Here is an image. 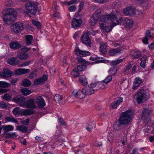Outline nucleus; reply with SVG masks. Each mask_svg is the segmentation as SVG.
<instances>
[{
    "label": "nucleus",
    "mask_w": 154,
    "mask_h": 154,
    "mask_svg": "<svg viewBox=\"0 0 154 154\" xmlns=\"http://www.w3.org/2000/svg\"><path fill=\"white\" fill-rule=\"evenodd\" d=\"M119 12L115 11L111 14L103 15L101 16L99 22L100 29L104 32L108 33L112 28L117 25L121 24L122 18L120 17Z\"/></svg>",
    "instance_id": "f257e3e1"
},
{
    "label": "nucleus",
    "mask_w": 154,
    "mask_h": 154,
    "mask_svg": "<svg viewBox=\"0 0 154 154\" xmlns=\"http://www.w3.org/2000/svg\"><path fill=\"white\" fill-rule=\"evenodd\" d=\"M2 13L3 19L5 24H10L16 20V16L15 15L17 12L13 9L9 8L5 9L3 11Z\"/></svg>",
    "instance_id": "f03ea898"
},
{
    "label": "nucleus",
    "mask_w": 154,
    "mask_h": 154,
    "mask_svg": "<svg viewBox=\"0 0 154 154\" xmlns=\"http://www.w3.org/2000/svg\"><path fill=\"white\" fill-rule=\"evenodd\" d=\"M134 98L137 103L140 104L147 100L149 98L148 93L143 89H140L135 94Z\"/></svg>",
    "instance_id": "7ed1b4c3"
},
{
    "label": "nucleus",
    "mask_w": 154,
    "mask_h": 154,
    "mask_svg": "<svg viewBox=\"0 0 154 154\" xmlns=\"http://www.w3.org/2000/svg\"><path fill=\"white\" fill-rule=\"evenodd\" d=\"M133 114L131 110H128L122 112L119 119V122L121 125H127L131 120V116Z\"/></svg>",
    "instance_id": "20e7f679"
},
{
    "label": "nucleus",
    "mask_w": 154,
    "mask_h": 154,
    "mask_svg": "<svg viewBox=\"0 0 154 154\" xmlns=\"http://www.w3.org/2000/svg\"><path fill=\"white\" fill-rule=\"evenodd\" d=\"M40 5L38 2H36L35 3L33 2H27L25 4V8L29 13L35 15L37 11H40L41 10L39 7Z\"/></svg>",
    "instance_id": "39448f33"
},
{
    "label": "nucleus",
    "mask_w": 154,
    "mask_h": 154,
    "mask_svg": "<svg viewBox=\"0 0 154 154\" xmlns=\"http://www.w3.org/2000/svg\"><path fill=\"white\" fill-rule=\"evenodd\" d=\"M30 48L23 47L17 50V57L20 60H26L28 57L27 52L29 51Z\"/></svg>",
    "instance_id": "423d86ee"
},
{
    "label": "nucleus",
    "mask_w": 154,
    "mask_h": 154,
    "mask_svg": "<svg viewBox=\"0 0 154 154\" xmlns=\"http://www.w3.org/2000/svg\"><path fill=\"white\" fill-rule=\"evenodd\" d=\"M11 28L12 31L15 33H19L23 29V25L22 23L18 22L12 25Z\"/></svg>",
    "instance_id": "0eeeda50"
},
{
    "label": "nucleus",
    "mask_w": 154,
    "mask_h": 154,
    "mask_svg": "<svg viewBox=\"0 0 154 154\" xmlns=\"http://www.w3.org/2000/svg\"><path fill=\"white\" fill-rule=\"evenodd\" d=\"M81 40L82 42L86 46H91V40L87 33H84L82 36Z\"/></svg>",
    "instance_id": "6e6552de"
},
{
    "label": "nucleus",
    "mask_w": 154,
    "mask_h": 154,
    "mask_svg": "<svg viewBox=\"0 0 154 154\" xmlns=\"http://www.w3.org/2000/svg\"><path fill=\"white\" fill-rule=\"evenodd\" d=\"M74 52L76 55L80 57H85L90 54V53L89 51H81L78 47H75Z\"/></svg>",
    "instance_id": "1a4fd4ad"
},
{
    "label": "nucleus",
    "mask_w": 154,
    "mask_h": 154,
    "mask_svg": "<svg viewBox=\"0 0 154 154\" xmlns=\"http://www.w3.org/2000/svg\"><path fill=\"white\" fill-rule=\"evenodd\" d=\"M72 95L75 97L80 99L82 98L85 97L83 89L82 90H74L72 92Z\"/></svg>",
    "instance_id": "9d476101"
},
{
    "label": "nucleus",
    "mask_w": 154,
    "mask_h": 154,
    "mask_svg": "<svg viewBox=\"0 0 154 154\" xmlns=\"http://www.w3.org/2000/svg\"><path fill=\"white\" fill-rule=\"evenodd\" d=\"M25 106L27 108L31 109H32L37 108V106L35 103V100L32 99H29L26 101Z\"/></svg>",
    "instance_id": "9b49d317"
},
{
    "label": "nucleus",
    "mask_w": 154,
    "mask_h": 154,
    "mask_svg": "<svg viewBox=\"0 0 154 154\" xmlns=\"http://www.w3.org/2000/svg\"><path fill=\"white\" fill-rule=\"evenodd\" d=\"M13 101L22 106H25L26 100L23 97H16L13 98Z\"/></svg>",
    "instance_id": "f8f14e48"
},
{
    "label": "nucleus",
    "mask_w": 154,
    "mask_h": 154,
    "mask_svg": "<svg viewBox=\"0 0 154 154\" xmlns=\"http://www.w3.org/2000/svg\"><path fill=\"white\" fill-rule=\"evenodd\" d=\"M48 78L47 75H43L42 77L35 79L34 81V83L37 85H42L47 80Z\"/></svg>",
    "instance_id": "ddd939ff"
},
{
    "label": "nucleus",
    "mask_w": 154,
    "mask_h": 154,
    "mask_svg": "<svg viewBox=\"0 0 154 154\" xmlns=\"http://www.w3.org/2000/svg\"><path fill=\"white\" fill-rule=\"evenodd\" d=\"M142 55V52L138 49L133 50L131 52V57L133 59L138 58L140 57Z\"/></svg>",
    "instance_id": "4468645a"
},
{
    "label": "nucleus",
    "mask_w": 154,
    "mask_h": 154,
    "mask_svg": "<svg viewBox=\"0 0 154 154\" xmlns=\"http://www.w3.org/2000/svg\"><path fill=\"white\" fill-rule=\"evenodd\" d=\"M36 103L39 108L43 107L46 105L44 99L41 96H39L37 98L36 100Z\"/></svg>",
    "instance_id": "2eb2a0df"
},
{
    "label": "nucleus",
    "mask_w": 154,
    "mask_h": 154,
    "mask_svg": "<svg viewBox=\"0 0 154 154\" xmlns=\"http://www.w3.org/2000/svg\"><path fill=\"white\" fill-rule=\"evenodd\" d=\"M7 62L12 66H15L19 63L20 62L17 57H12L8 58L7 60Z\"/></svg>",
    "instance_id": "dca6fc26"
},
{
    "label": "nucleus",
    "mask_w": 154,
    "mask_h": 154,
    "mask_svg": "<svg viewBox=\"0 0 154 154\" xmlns=\"http://www.w3.org/2000/svg\"><path fill=\"white\" fill-rule=\"evenodd\" d=\"M82 23V20L81 19H77L74 18L72 22V25L73 28H76L80 26Z\"/></svg>",
    "instance_id": "f3484780"
},
{
    "label": "nucleus",
    "mask_w": 154,
    "mask_h": 154,
    "mask_svg": "<svg viewBox=\"0 0 154 154\" xmlns=\"http://www.w3.org/2000/svg\"><path fill=\"white\" fill-rule=\"evenodd\" d=\"M29 72L30 69H29L20 68L16 69L15 71L14 74L17 75H20L28 73Z\"/></svg>",
    "instance_id": "a211bd4d"
},
{
    "label": "nucleus",
    "mask_w": 154,
    "mask_h": 154,
    "mask_svg": "<svg viewBox=\"0 0 154 154\" xmlns=\"http://www.w3.org/2000/svg\"><path fill=\"white\" fill-rule=\"evenodd\" d=\"M151 111L149 109H144L142 112L141 119L142 120H145L149 116Z\"/></svg>",
    "instance_id": "6ab92c4d"
},
{
    "label": "nucleus",
    "mask_w": 154,
    "mask_h": 154,
    "mask_svg": "<svg viewBox=\"0 0 154 154\" xmlns=\"http://www.w3.org/2000/svg\"><path fill=\"white\" fill-rule=\"evenodd\" d=\"M10 47L13 49L16 50L20 48L21 45L17 42H13L9 44Z\"/></svg>",
    "instance_id": "aec40b11"
},
{
    "label": "nucleus",
    "mask_w": 154,
    "mask_h": 154,
    "mask_svg": "<svg viewBox=\"0 0 154 154\" xmlns=\"http://www.w3.org/2000/svg\"><path fill=\"white\" fill-rule=\"evenodd\" d=\"M85 96V95H90L94 93V90L91 88L89 86H88L85 88H83Z\"/></svg>",
    "instance_id": "412c9836"
},
{
    "label": "nucleus",
    "mask_w": 154,
    "mask_h": 154,
    "mask_svg": "<svg viewBox=\"0 0 154 154\" xmlns=\"http://www.w3.org/2000/svg\"><path fill=\"white\" fill-rule=\"evenodd\" d=\"M100 51L103 54H105L106 53V43L101 42L100 43Z\"/></svg>",
    "instance_id": "4be33fe9"
},
{
    "label": "nucleus",
    "mask_w": 154,
    "mask_h": 154,
    "mask_svg": "<svg viewBox=\"0 0 154 154\" xmlns=\"http://www.w3.org/2000/svg\"><path fill=\"white\" fill-rule=\"evenodd\" d=\"M121 50L119 48L112 49L109 51V53L111 56H114L118 54H120Z\"/></svg>",
    "instance_id": "5701e85b"
},
{
    "label": "nucleus",
    "mask_w": 154,
    "mask_h": 154,
    "mask_svg": "<svg viewBox=\"0 0 154 154\" xmlns=\"http://www.w3.org/2000/svg\"><path fill=\"white\" fill-rule=\"evenodd\" d=\"M13 73L10 70L8 69L3 70L2 74V75L5 77H9L12 76Z\"/></svg>",
    "instance_id": "b1692460"
},
{
    "label": "nucleus",
    "mask_w": 154,
    "mask_h": 154,
    "mask_svg": "<svg viewBox=\"0 0 154 154\" xmlns=\"http://www.w3.org/2000/svg\"><path fill=\"white\" fill-rule=\"evenodd\" d=\"M142 82L141 79L139 77L136 78L134 80V86H133V88L134 89H136V87L139 86L140 85Z\"/></svg>",
    "instance_id": "393cba45"
},
{
    "label": "nucleus",
    "mask_w": 154,
    "mask_h": 154,
    "mask_svg": "<svg viewBox=\"0 0 154 154\" xmlns=\"http://www.w3.org/2000/svg\"><path fill=\"white\" fill-rule=\"evenodd\" d=\"M123 23L126 27H127L128 28H130L133 26V22L132 20L126 18L125 20Z\"/></svg>",
    "instance_id": "a878e982"
},
{
    "label": "nucleus",
    "mask_w": 154,
    "mask_h": 154,
    "mask_svg": "<svg viewBox=\"0 0 154 154\" xmlns=\"http://www.w3.org/2000/svg\"><path fill=\"white\" fill-rule=\"evenodd\" d=\"M2 128L5 133H6L7 132L12 131L14 129V127L11 125H4L2 126Z\"/></svg>",
    "instance_id": "bb28decb"
},
{
    "label": "nucleus",
    "mask_w": 154,
    "mask_h": 154,
    "mask_svg": "<svg viewBox=\"0 0 154 154\" xmlns=\"http://www.w3.org/2000/svg\"><path fill=\"white\" fill-rule=\"evenodd\" d=\"M79 81L83 85H86L88 84L87 80L84 75L81 76L79 78Z\"/></svg>",
    "instance_id": "cd10ccee"
},
{
    "label": "nucleus",
    "mask_w": 154,
    "mask_h": 154,
    "mask_svg": "<svg viewBox=\"0 0 154 154\" xmlns=\"http://www.w3.org/2000/svg\"><path fill=\"white\" fill-rule=\"evenodd\" d=\"M34 112L32 110L26 109L22 110V114L23 116L30 115L34 114Z\"/></svg>",
    "instance_id": "c85d7f7f"
},
{
    "label": "nucleus",
    "mask_w": 154,
    "mask_h": 154,
    "mask_svg": "<svg viewBox=\"0 0 154 154\" xmlns=\"http://www.w3.org/2000/svg\"><path fill=\"white\" fill-rule=\"evenodd\" d=\"M33 37L32 35H28L26 36V44L27 45H29L32 43Z\"/></svg>",
    "instance_id": "c756f323"
},
{
    "label": "nucleus",
    "mask_w": 154,
    "mask_h": 154,
    "mask_svg": "<svg viewBox=\"0 0 154 154\" xmlns=\"http://www.w3.org/2000/svg\"><path fill=\"white\" fill-rule=\"evenodd\" d=\"M109 72L110 75L114 76L117 72V68L115 66H113L111 67L109 70Z\"/></svg>",
    "instance_id": "7c9ffc66"
},
{
    "label": "nucleus",
    "mask_w": 154,
    "mask_h": 154,
    "mask_svg": "<svg viewBox=\"0 0 154 154\" xmlns=\"http://www.w3.org/2000/svg\"><path fill=\"white\" fill-rule=\"evenodd\" d=\"M98 20V18L94 17H93V16H92L90 18L89 21L90 25L92 26L94 25Z\"/></svg>",
    "instance_id": "2f4dec72"
},
{
    "label": "nucleus",
    "mask_w": 154,
    "mask_h": 154,
    "mask_svg": "<svg viewBox=\"0 0 154 154\" xmlns=\"http://www.w3.org/2000/svg\"><path fill=\"white\" fill-rule=\"evenodd\" d=\"M5 120L7 122H11L17 123L18 121L12 116L9 117H5Z\"/></svg>",
    "instance_id": "473e14b6"
},
{
    "label": "nucleus",
    "mask_w": 154,
    "mask_h": 154,
    "mask_svg": "<svg viewBox=\"0 0 154 154\" xmlns=\"http://www.w3.org/2000/svg\"><path fill=\"white\" fill-rule=\"evenodd\" d=\"M63 97L61 95H56L54 97V100L57 103L60 104L62 103L61 100H62Z\"/></svg>",
    "instance_id": "72a5a7b5"
},
{
    "label": "nucleus",
    "mask_w": 154,
    "mask_h": 154,
    "mask_svg": "<svg viewBox=\"0 0 154 154\" xmlns=\"http://www.w3.org/2000/svg\"><path fill=\"white\" fill-rule=\"evenodd\" d=\"M31 85V82L28 79H25L22 81L21 83V85L25 87H28Z\"/></svg>",
    "instance_id": "f704fd0d"
},
{
    "label": "nucleus",
    "mask_w": 154,
    "mask_h": 154,
    "mask_svg": "<svg viewBox=\"0 0 154 154\" xmlns=\"http://www.w3.org/2000/svg\"><path fill=\"white\" fill-rule=\"evenodd\" d=\"M17 129L23 132H26L28 131V128L24 125L18 126Z\"/></svg>",
    "instance_id": "c9c22d12"
},
{
    "label": "nucleus",
    "mask_w": 154,
    "mask_h": 154,
    "mask_svg": "<svg viewBox=\"0 0 154 154\" xmlns=\"http://www.w3.org/2000/svg\"><path fill=\"white\" fill-rule=\"evenodd\" d=\"M87 68V66L85 65H78L76 67V70L79 72H81L85 70Z\"/></svg>",
    "instance_id": "e433bc0d"
},
{
    "label": "nucleus",
    "mask_w": 154,
    "mask_h": 154,
    "mask_svg": "<svg viewBox=\"0 0 154 154\" xmlns=\"http://www.w3.org/2000/svg\"><path fill=\"white\" fill-rule=\"evenodd\" d=\"M22 110L21 109L18 107H16L13 110L12 112L15 115H19L22 114Z\"/></svg>",
    "instance_id": "4c0bfd02"
},
{
    "label": "nucleus",
    "mask_w": 154,
    "mask_h": 154,
    "mask_svg": "<svg viewBox=\"0 0 154 154\" xmlns=\"http://www.w3.org/2000/svg\"><path fill=\"white\" fill-rule=\"evenodd\" d=\"M101 9H99L94 13V14L92 15L93 17H97L99 20L100 18V14L101 11Z\"/></svg>",
    "instance_id": "58836bf2"
},
{
    "label": "nucleus",
    "mask_w": 154,
    "mask_h": 154,
    "mask_svg": "<svg viewBox=\"0 0 154 154\" xmlns=\"http://www.w3.org/2000/svg\"><path fill=\"white\" fill-rule=\"evenodd\" d=\"M21 93L22 94L24 95H29L31 93L30 90H28L27 88H24L21 89Z\"/></svg>",
    "instance_id": "ea45409f"
},
{
    "label": "nucleus",
    "mask_w": 154,
    "mask_h": 154,
    "mask_svg": "<svg viewBox=\"0 0 154 154\" xmlns=\"http://www.w3.org/2000/svg\"><path fill=\"white\" fill-rule=\"evenodd\" d=\"M10 86V84L4 81H0V88H5L8 87Z\"/></svg>",
    "instance_id": "a19ab883"
},
{
    "label": "nucleus",
    "mask_w": 154,
    "mask_h": 154,
    "mask_svg": "<svg viewBox=\"0 0 154 154\" xmlns=\"http://www.w3.org/2000/svg\"><path fill=\"white\" fill-rule=\"evenodd\" d=\"M123 60L122 59H118L116 60L112 61L111 63V64L112 66L117 65L119 63H121Z\"/></svg>",
    "instance_id": "79ce46f5"
},
{
    "label": "nucleus",
    "mask_w": 154,
    "mask_h": 154,
    "mask_svg": "<svg viewBox=\"0 0 154 154\" xmlns=\"http://www.w3.org/2000/svg\"><path fill=\"white\" fill-rule=\"evenodd\" d=\"M11 97L12 96L8 94H5L3 97V99L7 101H9L11 99Z\"/></svg>",
    "instance_id": "37998d69"
},
{
    "label": "nucleus",
    "mask_w": 154,
    "mask_h": 154,
    "mask_svg": "<svg viewBox=\"0 0 154 154\" xmlns=\"http://www.w3.org/2000/svg\"><path fill=\"white\" fill-rule=\"evenodd\" d=\"M77 70H76V68H75L73 70L72 74L75 77H76L79 76L80 73Z\"/></svg>",
    "instance_id": "c03bdc74"
},
{
    "label": "nucleus",
    "mask_w": 154,
    "mask_h": 154,
    "mask_svg": "<svg viewBox=\"0 0 154 154\" xmlns=\"http://www.w3.org/2000/svg\"><path fill=\"white\" fill-rule=\"evenodd\" d=\"M4 134L5 137L7 138L13 137L14 136L16 135L15 133H5Z\"/></svg>",
    "instance_id": "a18cd8bd"
},
{
    "label": "nucleus",
    "mask_w": 154,
    "mask_h": 154,
    "mask_svg": "<svg viewBox=\"0 0 154 154\" xmlns=\"http://www.w3.org/2000/svg\"><path fill=\"white\" fill-rule=\"evenodd\" d=\"M76 60L79 63H81L83 64L86 63V61L81 57H77L76 58Z\"/></svg>",
    "instance_id": "49530a36"
},
{
    "label": "nucleus",
    "mask_w": 154,
    "mask_h": 154,
    "mask_svg": "<svg viewBox=\"0 0 154 154\" xmlns=\"http://www.w3.org/2000/svg\"><path fill=\"white\" fill-rule=\"evenodd\" d=\"M112 80V77L111 75L108 76L106 79L103 81V82L107 84L110 82Z\"/></svg>",
    "instance_id": "de8ad7c7"
},
{
    "label": "nucleus",
    "mask_w": 154,
    "mask_h": 154,
    "mask_svg": "<svg viewBox=\"0 0 154 154\" xmlns=\"http://www.w3.org/2000/svg\"><path fill=\"white\" fill-rule=\"evenodd\" d=\"M32 24L35 26H36L37 27V28H39L40 27L41 25L40 23V22L36 21H35L34 20H32Z\"/></svg>",
    "instance_id": "09e8293b"
},
{
    "label": "nucleus",
    "mask_w": 154,
    "mask_h": 154,
    "mask_svg": "<svg viewBox=\"0 0 154 154\" xmlns=\"http://www.w3.org/2000/svg\"><path fill=\"white\" fill-rule=\"evenodd\" d=\"M79 1L80 0H72L68 2L66 4L68 5H70L72 4L78 3Z\"/></svg>",
    "instance_id": "8fccbe9b"
},
{
    "label": "nucleus",
    "mask_w": 154,
    "mask_h": 154,
    "mask_svg": "<svg viewBox=\"0 0 154 154\" xmlns=\"http://www.w3.org/2000/svg\"><path fill=\"white\" fill-rule=\"evenodd\" d=\"M93 124L92 123H90L89 125L85 127L87 130L89 131H91L93 128Z\"/></svg>",
    "instance_id": "3c124183"
},
{
    "label": "nucleus",
    "mask_w": 154,
    "mask_h": 154,
    "mask_svg": "<svg viewBox=\"0 0 154 154\" xmlns=\"http://www.w3.org/2000/svg\"><path fill=\"white\" fill-rule=\"evenodd\" d=\"M129 15L130 16L134 14V9L131 7H128Z\"/></svg>",
    "instance_id": "603ef678"
},
{
    "label": "nucleus",
    "mask_w": 154,
    "mask_h": 154,
    "mask_svg": "<svg viewBox=\"0 0 154 154\" xmlns=\"http://www.w3.org/2000/svg\"><path fill=\"white\" fill-rule=\"evenodd\" d=\"M29 119L27 118L25 120L21 121V123L24 125H28L29 123Z\"/></svg>",
    "instance_id": "864d4df0"
},
{
    "label": "nucleus",
    "mask_w": 154,
    "mask_h": 154,
    "mask_svg": "<svg viewBox=\"0 0 154 154\" xmlns=\"http://www.w3.org/2000/svg\"><path fill=\"white\" fill-rule=\"evenodd\" d=\"M76 6L75 5H72L69 7V10L70 12L75 11L76 10Z\"/></svg>",
    "instance_id": "5fc2aeb1"
},
{
    "label": "nucleus",
    "mask_w": 154,
    "mask_h": 154,
    "mask_svg": "<svg viewBox=\"0 0 154 154\" xmlns=\"http://www.w3.org/2000/svg\"><path fill=\"white\" fill-rule=\"evenodd\" d=\"M58 120L60 123L63 125L66 126V124L64 120L61 117H58Z\"/></svg>",
    "instance_id": "6e6d98bb"
},
{
    "label": "nucleus",
    "mask_w": 154,
    "mask_h": 154,
    "mask_svg": "<svg viewBox=\"0 0 154 154\" xmlns=\"http://www.w3.org/2000/svg\"><path fill=\"white\" fill-rule=\"evenodd\" d=\"M84 2H81L79 6V9L78 10L79 12H80L83 9V6H84Z\"/></svg>",
    "instance_id": "4d7b16f0"
},
{
    "label": "nucleus",
    "mask_w": 154,
    "mask_h": 154,
    "mask_svg": "<svg viewBox=\"0 0 154 154\" xmlns=\"http://www.w3.org/2000/svg\"><path fill=\"white\" fill-rule=\"evenodd\" d=\"M36 72H33L31 73L30 74L29 76V79H33L36 76Z\"/></svg>",
    "instance_id": "13d9d810"
},
{
    "label": "nucleus",
    "mask_w": 154,
    "mask_h": 154,
    "mask_svg": "<svg viewBox=\"0 0 154 154\" xmlns=\"http://www.w3.org/2000/svg\"><path fill=\"white\" fill-rule=\"evenodd\" d=\"M119 105L118 103H117L116 102H113L111 104V106L113 109L116 108Z\"/></svg>",
    "instance_id": "bf43d9fd"
},
{
    "label": "nucleus",
    "mask_w": 154,
    "mask_h": 154,
    "mask_svg": "<svg viewBox=\"0 0 154 154\" xmlns=\"http://www.w3.org/2000/svg\"><path fill=\"white\" fill-rule=\"evenodd\" d=\"M132 66V64L131 63H128L125 66V70H128L130 69Z\"/></svg>",
    "instance_id": "052dcab7"
},
{
    "label": "nucleus",
    "mask_w": 154,
    "mask_h": 154,
    "mask_svg": "<svg viewBox=\"0 0 154 154\" xmlns=\"http://www.w3.org/2000/svg\"><path fill=\"white\" fill-rule=\"evenodd\" d=\"M98 88L101 89H103L105 88V86L102 83H100L97 85Z\"/></svg>",
    "instance_id": "680f3d73"
},
{
    "label": "nucleus",
    "mask_w": 154,
    "mask_h": 154,
    "mask_svg": "<svg viewBox=\"0 0 154 154\" xmlns=\"http://www.w3.org/2000/svg\"><path fill=\"white\" fill-rule=\"evenodd\" d=\"M95 1L98 3L103 4L108 2L107 0H95Z\"/></svg>",
    "instance_id": "e2e57ef3"
},
{
    "label": "nucleus",
    "mask_w": 154,
    "mask_h": 154,
    "mask_svg": "<svg viewBox=\"0 0 154 154\" xmlns=\"http://www.w3.org/2000/svg\"><path fill=\"white\" fill-rule=\"evenodd\" d=\"M12 2L10 0L7 1L5 2V5L6 6L8 7L10 6L11 5H12Z\"/></svg>",
    "instance_id": "0e129e2a"
},
{
    "label": "nucleus",
    "mask_w": 154,
    "mask_h": 154,
    "mask_svg": "<svg viewBox=\"0 0 154 154\" xmlns=\"http://www.w3.org/2000/svg\"><path fill=\"white\" fill-rule=\"evenodd\" d=\"M123 99L122 97H120L118 98L116 101H115L118 105L121 103L123 101Z\"/></svg>",
    "instance_id": "69168bd1"
},
{
    "label": "nucleus",
    "mask_w": 154,
    "mask_h": 154,
    "mask_svg": "<svg viewBox=\"0 0 154 154\" xmlns=\"http://www.w3.org/2000/svg\"><path fill=\"white\" fill-rule=\"evenodd\" d=\"M137 64H135L133 66L132 70V73H134L135 72H136V69L137 68Z\"/></svg>",
    "instance_id": "338daca9"
},
{
    "label": "nucleus",
    "mask_w": 154,
    "mask_h": 154,
    "mask_svg": "<svg viewBox=\"0 0 154 154\" xmlns=\"http://www.w3.org/2000/svg\"><path fill=\"white\" fill-rule=\"evenodd\" d=\"M123 13L125 14L129 15V9L128 7L126 8L124 10Z\"/></svg>",
    "instance_id": "774afa93"
}]
</instances>
